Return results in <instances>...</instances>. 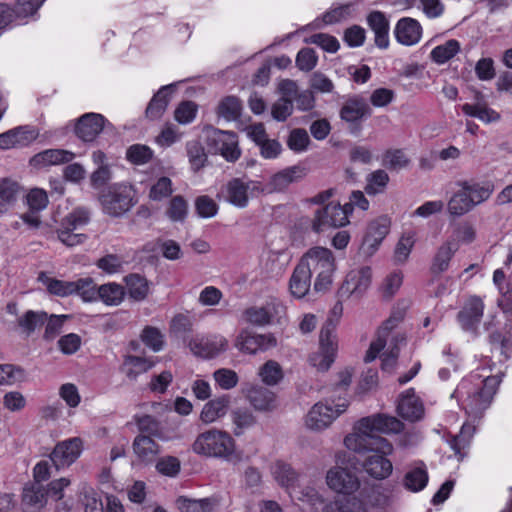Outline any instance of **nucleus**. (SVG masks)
Wrapping results in <instances>:
<instances>
[{"instance_id": "6", "label": "nucleus", "mask_w": 512, "mask_h": 512, "mask_svg": "<svg viewBox=\"0 0 512 512\" xmlns=\"http://www.w3.org/2000/svg\"><path fill=\"white\" fill-rule=\"evenodd\" d=\"M408 307L409 304L407 301H401L392 309L389 318L378 329L376 339L371 342L364 357L365 362L369 363L374 361L380 352L385 349L388 341L392 343L403 342L405 340L403 335L394 332V330L403 321Z\"/></svg>"}, {"instance_id": "15", "label": "nucleus", "mask_w": 512, "mask_h": 512, "mask_svg": "<svg viewBox=\"0 0 512 512\" xmlns=\"http://www.w3.org/2000/svg\"><path fill=\"white\" fill-rule=\"evenodd\" d=\"M191 352L204 359L215 358L228 348V340L220 334L196 336L189 342Z\"/></svg>"}, {"instance_id": "59", "label": "nucleus", "mask_w": 512, "mask_h": 512, "mask_svg": "<svg viewBox=\"0 0 512 512\" xmlns=\"http://www.w3.org/2000/svg\"><path fill=\"white\" fill-rule=\"evenodd\" d=\"M415 244V233L412 231L404 233L399 239L395 252H394V260L397 263H404Z\"/></svg>"}, {"instance_id": "9", "label": "nucleus", "mask_w": 512, "mask_h": 512, "mask_svg": "<svg viewBox=\"0 0 512 512\" xmlns=\"http://www.w3.org/2000/svg\"><path fill=\"white\" fill-rule=\"evenodd\" d=\"M64 497V478L56 479L49 483L47 488L41 484H26L22 492V508L24 512H39L48 498L54 501Z\"/></svg>"}, {"instance_id": "61", "label": "nucleus", "mask_w": 512, "mask_h": 512, "mask_svg": "<svg viewBox=\"0 0 512 512\" xmlns=\"http://www.w3.org/2000/svg\"><path fill=\"white\" fill-rule=\"evenodd\" d=\"M173 193V184L170 178L161 177L153 183L149 190V199L162 201Z\"/></svg>"}, {"instance_id": "37", "label": "nucleus", "mask_w": 512, "mask_h": 512, "mask_svg": "<svg viewBox=\"0 0 512 512\" xmlns=\"http://www.w3.org/2000/svg\"><path fill=\"white\" fill-rule=\"evenodd\" d=\"M257 375L261 382L268 386H277L284 379V371L280 363L275 360H267L258 369Z\"/></svg>"}, {"instance_id": "1", "label": "nucleus", "mask_w": 512, "mask_h": 512, "mask_svg": "<svg viewBox=\"0 0 512 512\" xmlns=\"http://www.w3.org/2000/svg\"><path fill=\"white\" fill-rule=\"evenodd\" d=\"M491 367H483L464 377L457 385L452 397L471 419H479L490 406L494 394L501 382L499 375L491 376Z\"/></svg>"}, {"instance_id": "35", "label": "nucleus", "mask_w": 512, "mask_h": 512, "mask_svg": "<svg viewBox=\"0 0 512 512\" xmlns=\"http://www.w3.org/2000/svg\"><path fill=\"white\" fill-rule=\"evenodd\" d=\"M172 89L173 85L163 86L159 89L146 108L147 118L150 120H158L163 116L170 101L169 96Z\"/></svg>"}, {"instance_id": "57", "label": "nucleus", "mask_w": 512, "mask_h": 512, "mask_svg": "<svg viewBox=\"0 0 512 512\" xmlns=\"http://www.w3.org/2000/svg\"><path fill=\"white\" fill-rule=\"evenodd\" d=\"M242 110L241 101L234 96L225 97L218 105V115L228 121L236 120Z\"/></svg>"}, {"instance_id": "33", "label": "nucleus", "mask_w": 512, "mask_h": 512, "mask_svg": "<svg viewBox=\"0 0 512 512\" xmlns=\"http://www.w3.org/2000/svg\"><path fill=\"white\" fill-rule=\"evenodd\" d=\"M133 450L142 463H151L160 453L159 444L148 436H137L133 442Z\"/></svg>"}, {"instance_id": "22", "label": "nucleus", "mask_w": 512, "mask_h": 512, "mask_svg": "<svg viewBox=\"0 0 512 512\" xmlns=\"http://www.w3.org/2000/svg\"><path fill=\"white\" fill-rule=\"evenodd\" d=\"M38 135V130L31 126L15 127L0 134V149L27 147L37 139Z\"/></svg>"}, {"instance_id": "19", "label": "nucleus", "mask_w": 512, "mask_h": 512, "mask_svg": "<svg viewBox=\"0 0 512 512\" xmlns=\"http://www.w3.org/2000/svg\"><path fill=\"white\" fill-rule=\"evenodd\" d=\"M326 483L331 490L341 494H351L360 486L356 474L339 466L332 467L327 471Z\"/></svg>"}, {"instance_id": "5", "label": "nucleus", "mask_w": 512, "mask_h": 512, "mask_svg": "<svg viewBox=\"0 0 512 512\" xmlns=\"http://www.w3.org/2000/svg\"><path fill=\"white\" fill-rule=\"evenodd\" d=\"M362 418L355 422L352 432L345 436L344 446L357 454H392L393 445L384 437L374 434L370 427H362Z\"/></svg>"}, {"instance_id": "50", "label": "nucleus", "mask_w": 512, "mask_h": 512, "mask_svg": "<svg viewBox=\"0 0 512 512\" xmlns=\"http://www.w3.org/2000/svg\"><path fill=\"white\" fill-rule=\"evenodd\" d=\"M124 288L117 283L101 285L97 290V298L108 306H118L124 299Z\"/></svg>"}, {"instance_id": "55", "label": "nucleus", "mask_w": 512, "mask_h": 512, "mask_svg": "<svg viewBox=\"0 0 512 512\" xmlns=\"http://www.w3.org/2000/svg\"><path fill=\"white\" fill-rule=\"evenodd\" d=\"M79 500L85 512H104L103 503L97 492L91 486L86 484L82 485L79 491Z\"/></svg>"}, {"instance_id": "4", "label": "nucleus", "mask_w": 512, "mask_h": 512, "mask_svg": "<svg viewBox=\"0 0 512 512\" xmlns=\"http://www.w3.org/2000/svg\"><path fill=\"white\" fill-rule=\"evenodd\" d=\"M289 493L292 499L302 503L304 512H367L366 505L357 497H339L325 504L322 496L312 487Z\"/></svg>"}, {"instance_id": "58", "label": "nucleus", "mask_w": 512, "mask_h": 512, "mask_svg": "<svg viewBox=\"0 0 512 512\" xmlns=\"http://www.w3.org/2000/svg\"><path fill=\"white\" fill-rule=\"evenodd\" d=\"M476 239V228L473 224L464 221L459 223L453 230L449 241H455L458 244V248L461 244H470Z\"/></svg>"}, {"instance_id": "40", "label": "nucleus", "mask_w": 512, "mask_h": 512, "mask_svg": "<svg viewBox=\"0 0 512 512\" xmlns=\"http://www.w3.org/2000/svg\"><path fill=\"white\" fill-rule=\"evenodd\" d=\"M154 365L155 361L152 359L129 355L124 359L123 370L130 380H136L139 375L147 372Z\"/></svg>"}, {"instance_id": "60", "label": "nucleus", "mask_w": 512, "mask_h": 512, "mask_svg": "<svg viewBox=\"0 0 512 512\" xmlns=\"http://www.w3.org/2000/svg\"><path fill=\"white\" fill-rule=\"evenodd\" d=\"M216 385L222 390H231L238 385V374L229 368H219L213 372Z\"/></svg>"}, {"instance_id": "26", "label": "nucleus", "mask_w": 512, "mask_h": 512, "mask_svg": "<svg viewBox=\"0 0 512 512\" xmlns=\"http://www.w3.org/2000/svg\"><path fill=\"white\" fill-rule=\"evenodd\" d=\"M397 413L408 421H417L424 415V406L413 389H408L399 396Z\"/></svg>"}, {"instance_id": "62", "label": "nucleus", "mask_w": 512, "mask_h": 512, "mask_svg": "<svg viewBox=\"0 0 512 512\" xmlns=\"http://www.w3.org/2000/svg\"><path fill=\"white\" fill-rule=\"evenodd\" d=\"M189 162L194 171H198L205 165L207 155L203 146L197 141H190L186 145Z\"/></svg>"}, {"instance_id": "36", "label": "nucleus", "mask_w": 512, "mask_h": 512, "mask_svg": "<svg viewBox=\"0 0 512 512\" xmlns=\"http://www.w3.org/2000/svg\"><path fill=\"white\" fill-rule=\"evenodd\" d=\"M270 471L274 480L287 490L293 489L299 476L289 463L282 460L275 461L271 465Z\"/></svg>"}, {"instance_id": "20", "label": "nucleus", "mask_w": 512, "mask_h": 512, "mask_svg": "<svg viewBox=\"0 0 512 512\" xmlns=\"http://www.w3.org/2000/svg\"><path fill=\"white\" fill-rule=\"evenodd\" d=\"M110 123L98 113H86L80 116L74 124L75 134L85 142H91Z\"/></svg>"}, {"instance_id": "38", "label": "nucleus", "mask_w": 512, "mask_h": 512, "mask_svg": "<svg viewBox=\"0 0 512 512\" xmlns=\"http://www.w3.org/2000/svg\"><path fill=\"white\" fill-rule=\"evenodd\" d=\"M97 290L98 288L89 278L66 282V295L75 294L84 302L95 301L97 299Z\"/></svg>"}, {"instance_id": "54", "label": "nucleus", "mask_w": 512, "mask_h": 512, "mask_svg": "<svg viewBox=\"0 0 512 512\" xmlns=\"http://www.w3.org/2000/svg\"><path fill=\"white\" fill-rule=\"evenodd\" d=\"M47 319L48 314L44 311L28 310L18 319V325L27 335H30L36 328L42 327Z\"/></svg>"}, {"instance_id": "25", "label": "nucleus", "mask_w": 512, "mask_h": 512, "mask_svg": "<svg viewBox=\"0 0 512 512\" xmlns=\"http://www.w3.org/2000/svg\"><path fill=\"white\" fill-rule=\"evenodd\" d=\"M423 29L419 21L411 17H403L395 25L394 34L398 43L413 46L422 38Z\"/></svg>"}, {"instance_id": "48", "label": "nucleus", "mask_w": 512, "mask_h": 512, "mask_svg": "<svg viewBox=\"0 0 512 512\" xmlns=\"http://www.w3.org/2000/svg\"><path fill=\"white\" fill-rule=\"evenodd\" d=\"M125 284L129 297L135 301H143L149 294V284L147 280L138 275L131 274L125 277Z\"/></svg>"}, {"instance_id": "39", "label": "nucleus", "mask_w": 512, "mask_h": 512, "mask_svg": "<svg viewBox=\"0 0 512 512\" xmlns=\"http://www.w3.org/2000/svg\"><path fill=\"white\" fill-rule=\"evenodd\" d=\"M428 472L424 464H417L412 467L404 476L403 484L406 489L412 492L423 490L428 483Z\"/></svg>"}, {"instance_id": "51", "label": "nucleus", "mask_w": 512, "mask_h": 512, "mask_svg": "<svg viewBox=\"0 0 512 512\" xmlns=\"http://www.w3.org/2000/svg\"><path fill=\"white\" fill-rule=\"evenodd\" d=\"M410 164V158L402 149H388L382 155V165L389 170L399 171Z\"/></svg>"}, {"instance_id": "27", "label": "nucleus", "mask_w": 512, "mask_h": 512, "mask_svg": "<svg viewBox=\"0 0 512 512\" xmlns=\"http://www.w3.org/2000/svg\"><path fill=\"white\" fill-rule=\"evenodd\" d=\"M230 407L228 395H220L208 400L202 407L199 419L205 425L213 424L224 418Z\"/></svg>"}, {"instance_id": "17", "label": "nucleus", "mask_w": 512, "mask_h": 512, "mask_svg": "<svg viewBox=\"0 0 512 512\" xmlns=\"http://www.w3.org/2000/svg\"><path fill=\"white\" fill-rule=\"evenodd\" d=\"M391 221L387 216L372 220L366 229L361 249L365 255H373L390 230Z\"/></svg>"}, {"instance_id": "2", "label": "nucleus", "mask_w": 512, "mask_h": 512, "mask_svg": "<svg viewBox=\"0 0 512 512\" xmlns=\"http://www.w3.org/2000/svg\"><path fill=\"white\" fill-rule=\"evenodd\" d=\"M192 451L201 457L220 459L229 463L242 461V452L232 435L219 428H210L199 433L191 445Z\"/></svg>"}, {"instance_id": "16", "label": "nucleus", "mask_w": 512, "mask_h": 512, "mask_svg": "<svg viewBox=\"0 0 512 512\" xmlns=\"http://www.w3.org/2000/svg\"><path fill=\"white\" fill-rule=\"evenodd\" d=\"M276 345V338L272 334H256L248 329L241 330L235 340V347L248 355H255Z\"/></svg>"}, {"instance_id": "28", "label": "nucleus", "mask_w": 512, "mask_h": 512, "mask_svg": "<svg viewBox=\"0 0 512 512\" xmlns=\"http://www.w3.org/2000/svg\"><path fill=\"white\" fill-rule=\"evenodd\" d=\"M484 304L478 297H471L458 314V321L466 331H475L483 316Z\"/></svg>"}, {"instance_id": "21", "label": "nucleus", "mask_w": 512, "mask_h": 512, "mask_svg": "<svg viewBox=\"0 0 512 512\" xmlns=\"http://www.w3.org/2000/svg\"><path fill=\"white\" fill-rule=\"evenodd\" d=\"M242 393L250 405L257 411H272L277 406L276 395L266 387L258 384H247Z\"/></svg>"}, {"instance_id": "30", "label": "nucleus", "mask_w": 512, "mask_h": 512, "mask_svg": "<svg viewBox=\"0 0 512 512\" xmlns=\"http://www.w3.org/2000/svg\"><path fill=\"white\" fill-rule=\"evenodd\" d=\"M390 454L371 453L362 463L363 470L372 478L383 480L393 471L392 462L387 458Z\"/></svg>"}, {"instance_id": "64", "label": "nucleus", "mask_w": 512, "mask_h": 512, "mask_svg": "<svg viewBox=\"0 0 512 512\" xmlns=\"http://www.w3.org/2000/svg\"><path fill=\"white\" fill-rule=\"evenodd\" d=\"M153 156L152 150L142 144H134L127 149V159L136 165H142L147 163Z\"/></svg>"}, {"instance_id": "47", "label": "nucleus", "mask_w": 512, "mask_h": 512, "mask_svg": "<svg viewBox=\"0 0 512 512\" xmlns=\"http://www.w3.org/2000/svg\"><path fill=\"white\" fill-rule=\"evenodd\" d=\"M233 433L241 436L245 431L255 426L257 420L252 411L247 408H238L232 412Z\"/></svg>"}, {"instance_id": "49", "label": "nucleus", "mask_w": 512, "mask_h": 512, "mask_svg": "<svg viewBox=\"0 0 512 512\" xmlns=\"http://www.w3.org/2000/svg\"><path fill=\"white\" fill-rule=\"evenodd\" d=\"M475 420L476 419H471L468 417V420L463 423L460 433L454 436L449 442L450 447L454 450L459 459L464 457V454L461 453V451L468 446L470 439L475 432V425L471 423V421L474 422Z\"/></svg>"}, {"instance_id": "56", "label": "nucleus", "mask_w": 512, "mask_h": 512, "mask_svg": "<svg viewBox=\"0 0 512 512\" xmlns=\"http://www.w3.org/2000/svg\"><path fill=\"white\" fill-rule=\"evenodd\" d=\"M165 214L172 222H184L188 215L187 201L181 195L172 197L167 205Z\"/></svg>"}, {"instance_id": "24", "label": "nucleus", "mask_w": 512, "mask_h": 512, "mask_svg": "<svg viewBox=\"0 0 512 512\" xmlns=\"http://www.w3.org/2000/svg\"><path fill=\"white\" fill-rule=\"evenodd\" d=\"M64 467V441L56 444L48 460H41L33 469L35 484H41L47 481L51 476V469L59 470Z\"/></svg>"}, {"instance_id": "43", "label": "nucleus", "mask_w": 512, "mask_h": 512, "mask_svg": "<svg viewBox=\"0 0 512 512\" xmlns=\"http://www.w3.org/2000/svg\"><path fill=\"white\" fill-rule=\"evenodd\" d=\"M474 208L472 201L466 196L464 189L460 187L447 203V211L453 217L463 216Z\"/></svg>"}, {"instance_id": "8", "label": "nucleus", "mask_w": 512, "mask_h": 512, "mask_svg": "<svg viewBox=\"0 0 512 512\" xmlns=\"http://www.w3.org/2000/svg\"><path fill=\"white\" fill-rule=\"evenodd\" d=\"M373 282V271L369 266L350 269L343 277L336 295L342 300L359 303L368 293Z\"/></svg>"}, {"instance_id": "10", "label": "nucleus", "mask_w": 512, "mask_h": 512, "mask_svg": "<svg viewBox=\"0 0 512 512\" xmlns=\"http://www.w3.org/2000/svg\"><path fill=\"white\" fill-rule=\"evenodd\" d=\"M347 407L348 402L345 399H340L337 403L319 401L306 414L304 418L305 427L315 432L324 431L346 411Z\"/></svg>"}, {"instance_id": "41", "label": "nucleus", "mask_w": 512, "mask_h": 512, "mask_svg": "<svg viewBox=\"0 0 512 512\" xmlns=\"http://www.w3.org/2000/svg\"><path fill=\"white\" fill-rule=\"evenodd\" d=\"M175 503L180 512H212L216 506L213 498L191 499L179 496Z\"/></svg>"}, {"instance_id": "14", "label": "nucleus", "mask_w": 512, "mask_h": 512, "mask_svg": "<svg viewBox=\"0 0 512 512\" xmlns=\"http://www.w3.org/2000/svg\"><path fill=\"white\" fill-rule=\"evenodd\" d=\"M207 144L230 162L238 160L241 155L237 136L233 132L212 129L208 132Z\"/></svg>"}, {"instance_id": "12", "label": "nucleus", "mask_w": 512, "mask_h": 512, "mask_svg": "<svg viewBox=\"0 0 512 512\" xmlns=\"http://www.w3.org/2000/svg\"><path fill=\"white\" fill-rule=\"evenodd\" d=\"M350 205L328 204L325 208L317 210L312 223L315 232H321L326 228L343 227L349 224Z\"/></svg>"}, {"instance_id": "3", "label": "nucleus", "mask_w": 512, "mask_h": 512, "mask_svg": "<svg viewBox=\"0 0 512 512\" xmlns=\"http://www.w3.org/2000/svg\"><path fill=\"white\" fill-rule=\"evenodd\" d=\"M299 263L308 271L311 278L315 277V291L325 292L331 287L337 266L330 249L321 246L312 247L303 254Z\"/></svg>"}, {"instance_id": "46", "label": "nucleus", "mask_w": 512, "mask_h": 512, "mask_svg": "<svg viewBox=\"0 0 512 512\" xmlns=\"http://www.w3.org/2000/svg\"><path fill=\"white\" fill-rule=\"evenodd\" d=\"M370 114V108L363 99H351L341 109V118L347 122H356Z\"/></svg>"}, {"instance_id": "44", "label": "nucleus", "mask_w": 512, "mask_h": 512, "mask_svg": "<svg viewBox=\"0 0 512 512\" xmlns=\"http://www.w3.org/2000/svg\"><path fill=\"white\" fill-rule=\"evenodd\" d=\"M29 163L36 169L62 164L64 163V149H47L39 152L30 159Z\"/></svg>"}, {"instance_id": "63", "label": "nucleus", "mask_w": 512, "mask_h": 512, "mask_svg": "<svg viewBox=\"0 0 512 512\" xmlns=\"http://www.w3.org/2000/svg\"><path fill=\"white\" fill-rule=\"evenodd\" d=\"M389 182V176L384 170H376L367 177L366 192L369 195L381 193Z\"/></svg>"}, {"instance_id": "13", "label": "nucleus", "mask_w": 512, "mask_h": 512, "mask_svg": "<svg viewBox=\"0 0 512 512\" xmlns=\"http://www.w3.org/2000/svg\"><path fill=\"white\" fill-rule=\"evenodd\" d=\"M337 349L336 334L328 328H322L319 349L309 356V363L318 371H327L335 360Z\"/></svg>"}, {"instance_id": "7", "label": "nucleus", "mask_w": 512, "mask_h": 512, "mask_svg": "<svg viewBox=\"0 0 512 512\" xmlns=\"http://www.w3.org/2000/svg\"><path fill=\"white\" fill-rule=\"evenodd\" d=\"M134 187L125 182L107 187L99 196L102 209L111 217H121L136 204Z\"/></svg>"}, {"instance_id": "23", "label": "nucleus", "mask_w": 512, "mask_h": 512, "mask_svg": "<svg viewBox=\"0 0 512 512\" xmlns=\"http://www.w3.org/2000/svg\"><path fill=\"white\" fill-rule=\"evenodd\" d=\"M282 310L283 305L281 302L272 300L263 306H252L245 309L242 313V320L254 326H265Z\"/></svg>"}, {"instance_id": "29", "label": "nucleus", "mask_w": 512, "mask_h": 512, "mask_svg": "<svg viewBox=\"0 0 512 512\" xmlns=\"http://www.w3.org/2000/svg\"><path fill=\"white\" fill-rule=\"evenodd\" d=\"M362 427H370L371 431L384 434H397L403 430V423L396 417L385 414H375L362 418Z\"/></svg>"}, {"instance_id": "42", "label": "nucleus", "mask_w": 512, "mask_h": 512, "mask_svg": "<svg viewBox=\"0 0 512 512\" xmlns=\"http://www.w3.org/2000/svg\"><path fill=\"white\" fill-rule=\"evenodd\" d=\"M461 50V44L456 39H449L445 43L434 47L430 52L431 60L442 65L451 60Z\"/></svg>"}, {"instance_id": "52", "label": "nucleus", "mask_w": 512, "mask_h": 512, "mask_svg": "<svg viewBox=\"0 0 512 512\" xmlns=\"http://www.w3.org/2000/svg\"><path fill=\"white\" fill-rule=\"evenodd\" d=\"M462 111L465 115L478 118L484 123L496 122L500 119V115L498 112L480 103H466L462 105Z\"/></svg>"}, {"instance_id": "45", "label": "nucleus", "mask_w": 512, "mask_h": 512, "mask_svg": "<svg viewBox=\"0 0 512 512\" xmlns=\"http://www.w3.org/2000/svg\"><path fill=\"white\" fill-rule=\"evenodd\" d=\"M305 175L304 167L291 166L275 174L271 179V184L275 189L282 190L289 184L302 179Z\"/></svg>"}, {"instance_id": "53", "label": "nucleus", "mask_w": 512, "mask_h": 512, "mask_svg": "<svg viewBox=\"0 0 512 512\" xmlns=\"http://www.w3.org/2000/svg\"><path fill=\"white\" fill-rule=\"evenodd\" d=\"M19 191L20 186L16 181L8 178L0 180V213L16 201Z\"/></svg>"}, {"instance_id": "31", "label": "nucleus", "mask_w": 512, "mask_h": 512, "mask_svg": "<svg viewBox=\"0 0 512 512\" xmlns=\"http://www.w3.org/2000/svg\"><path fill=\"white\" fill-rule=\"evenodd\" d=\"M457 185L464 189L475 207L487 201L494 192V184L491 181L464 180Z\"/></svg>"}, {"instance_id": "34", "label": "nucleus", "mask_w": 512, "mask_h": 512, "mask_svg": "<svg viewBox=\"0 0 512 512\" xmlns=\"http://www.w3.org/2000/svg\"><path fill=\"white\" fill-rule=\"evenodd\" d=\"M311 287V277L303 266L298 263L289 280V290L293 297L301 299L307 295Z\"/></svg>"}, {"instance_id": "11", "label": "nucleus", "mask_w": 512, "mask_h": 512, "mask_svg": "<svg viewBox=\"0 0 512 512\" xmlns=\"http://www.w3.org/2000/svg\"><path fill=\"white\" fill-rule=\"evenodd\" d=\"M263 192L260 183L252 180L234 178L230 180L223 190L225 200L237 208H245L250 197Z\"/></svg>"}, {"instance_id": "32", "label": "nucleus", "mask_w": 512, "mask_h": 512, "mask_svg": "<svg viewBox=\"0 0 512 512\" xmlns=\"http://www.w3.org/2000/svg\"><path fill=\"white\" fill-rule=\"evenodd\" d=\"M458 251V244L455 241H449L448 239L443 242L436 250L432 262L431 272L433 274H441L448 270L450 262Z\"/></svg>"}, {"instance_id": "18", "label": "nucleus", "mask_w": 512, "mask_h": 512, "mask_svg": "<svg viewBox=\"0 0 512 512\" xmlns=\"http://www.w3.org/2000/svg\"><path fill=\"white\" fill-rule=\"evenodd\" d=\"M280 98L272 105L271 115L277 121H285L293 112V95L296 93V82L283 79L278 83Z\"/></svg>"}]
</instances>
